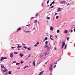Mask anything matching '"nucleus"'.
Segmentation results:
<instances>
[{"mask_svg": "<svg viewBox=\"0 0 75 75\" xmlns=\"http://www.w3.org/2000/svg\"><path fill=\"white\" fill-rule=\"evenodd\" d=\"M31 56V54H30L28 56V58H29Z\"/></svg>", "mask_w": 75, "mask_h": 75, "instance_id": "45", "label": "nucleus"}, {"mask_svg": "<svg viewBox=\"0 0 75 75\" xmlns=\"http://www.w3.org/2000/svg\"><path fill=\"white\" fill-rule=\"evenodd\" d=\"M27 50H31V48L28 47L27 48Z\"/></svg>", "mask_w": 75, "mask_h": 75, "instance_id": "26", "label": "nucleus"}, {"mask_svg": "<svg viewBox=\"0 0 75 75\" xmlns=\"http://www.w3.org/2000/svg\"><path fill=\"white\" fill-rule=\"evenodd\" d=\"M38 44H39V42H38L37 43V45H38Z\"/></svg>", "mask_w": 75, "mask_h": 75, "instance_id": "46", "label": "nucleus"}, {"mask_svg": "<svg viewBox=\"0 0 75 75\" xmlns=\"http://www.w3.org/2000/svg\"><path fill=\"white\" fill-rule=\"evenodd\" d=\"M45 43L46 44V45H47V44H48V41H46Z\"/></svg>", "mask_w": 75, "mask_h": 75, "instance_id": "19", "label": "nucleus"}, {"mask_svg": "<svg viewBox=\"0 0 75 75\" xmlns=\"http://www.w3.org/2000/svg\"><path fill=\"white\" fill-rule=\"evenodd\" d=\"M48 40V37H46L45 38L44 40V41H45L46 40Z\"/></svg>", "mask_w": 75, "mask_h": 75, "instance_id": "12", "label": "nucleus"}, {"mask_svg": "<svg viewBox=\"0 0 75 75\" xmlns=\"http://www.w3.org/2000/svg\"><path fill=\"white\" fill-rule=\"evenodd\" d=\"M33 30H35V28H34L33 29Z\"/></svg>", "mask_w": 75, "mask_h": 75, "instance_id": "62", "label": "nucleus"}, {"mask_svg": "<svg viewBox=\"0 0 75 75\" xmlns=\"http://www.w3.org/2000/svg\"><path fill=\"white\" fill-rule=\"evenodd\" d=\"M60 60H61V58L60 59L58 60L57 61H60Z\"/></svg>", "mask_w": 75, "mask_h": 75, "instance_id": "51", "label": "nucleus"}, {"mask_svg": "<svg viewBox=\"0 0 75 75\" xmlns=\"http://www.w3.org/2000/svg\"><path fill=\"white\" fill-rule=\"evenodd\" d=\"M52 3H51V4H50V6H52Z\"/></svg>", "mask_w": 75, "mask_h": 75, "instance_id": "48", "label": "nucleus"}, {"mask_svg": "<svg viewBox=\"0 0 75 75\" xmlns=\"http://www.w3.org/2000/svg\"><path fill=\"white\" fill-rule=\"evenodd\" d=\"M14 54H17V52H15Z\"/></svg>", "mask_w": 75, "mask_h": 75, "instance_id": "44", "label": "nucleus"}, {"mask_svg": "<svg viewBox=\"0 0 75 75\" xmlns=\"http://www.w3.org/2000/svg\"><path fill=\"white\" fill-rule=\"evenodd\" d=\"M50 75H52V74H51V73H50Z\"/></svg>", "mask_w": 75, "mask_h": 75, "instance_id": "64", "label": "nucleus"}, {"mask_svg": "<svg viewBox=\"0 0 75 75\" xmlns=\"http://www.w3.org/2000/svg\"><path fill=\"white\" fill-rule=\"evenodd\" d=\"M30 24H29V23H28V25H26V27H29V26H30Z\"/></svg>", "mask_w": 75, "mask_h": 75, "instance_id": "17", "label": "nucleus"}, {"mask_svg": "<svg viewBox=\"0 0 75 75\" xmlns=\"http://www.w3.org/2000/svg\"><path fill=\"white\" fill-rule=\"evenodd\" d=\"M16 61H14L13 62V63H16Z\"/></svg>", "mask_w": 75, "mask_h": 75, "instance_id": "42", "label": "nucleus"}, {"mask_svg": "<svg viewBox=\"0 0 75 75\" xmlns=\"http://www.w3.org/2000/svg\"><path fill=\"white\" fill-rule=\"evenodd\" d=\"M23 48L25 49H27V47H26L25 46H24Z\"/></svg>", "mask_w": 75, "mask_h": 75, "instance_id": "30", "label": "nucleus"}, {"mask_svg": "<svg viewBox=\"0 0 75 75\" xmlns=\"http://www.w3.org/2000/svg\"><path fill=\"white\" fill-rule=\"evenodd\" d=\"M34 22L35 23V24H36L37 22V20H35V21H34Z\"/></svg>", "mask_w": 75, "mask_h": 75, "instance_id": "31", "label": "nucleus"}, {"mask_svg": "<svg viewBox=\"0 0 75 75\" xmlns=\"http://www.w3.org/2000/svg\"><path fill=\"white\" fill-rule=\"evenodd\" d=\"M67 32H68V31L67 30H66V33H67Z\"/></svg>", "mask_w": 75, "mask_h": 75, "instance_id": "54", "label": "nucleus"}, {"mask_svg": "<svg viewBox=\"0 0 75 75\" xmlns=\"http://www.w3.org/2000/svg\"><path fill=\"white\" fill-rule=\"evenodd\" d=\"M52 4H54L55 3V1H53V2H52Z\"/></svg>", "mask_w": 75, "mask_h": 75, "instance_id": "36", "label": "nucleus"}, {"mask_svg": "<svg viewBox=\"0 0 75 75\" xmlns=\"http://www.w3.org/2000/svg\"><path fill=\"white\" fill-rule=\"evenodd\" d=\"M50 30L51 31H53L54 29L51 26L50 27Z\"/></svg>", "mask_w": 75, "mask_h": 75, "instance_id": "10", "label": "nucleus"}, {"mask_svg": "<svg viewBox=\"0 0 75 75\" xmlns=\"http://www.w3.org/2000/svg\"><path fill=\"white\" fill-rule=\"evenodd\" d=\"M20 63H21V64H23V63H24V61H21Z\"/></svg>", "mask_w": 75, "mask_h": 75, "instance_id": "18", "label": "nucleus"}, {"mask_svg": "<svg viewBox=\"0 0 75 75\" xmlns=\"http://www.w3.org/2000/svg\"><path fill=\"white\" fill-rule=\"evenodd\" d=\"M38 15V13H37L36 14V16H37V15Z\"/></svg>", "mask_w": 75, "mask_h": 75, "instance_id": "38", "label": "nucleus"}, {"mask_svg": "<svg viewBox=\"0 0 75 75\" xmlns=\"http://www.w3.org/2000/svg\"><path fill=\"white\" fill-rule=\"evenodd\" d=\"M1 68L6 69V67H4V66L2 65H1Z\"/></svg>", "mask_w": 75, "mask_h": 75, "instance_id": "14", "label": "nucleus"}, {"mask_svg": "<svg viewBox=\"0 0 75 75\" xmlns=\"http://www.w3.org/2000/svg\"><path fill=\"white\" fill-rule=\"evenodd\" d=\"M40 63H41V61H40V62H39V64H40Z\"/></svg>", "mask_w": 75, "mask_h": 75, "instance_id": "58", "label": "nucleus"}, {"mask_svg": "<svg viewBox=\"0 0 75 75\" xmlns=\"http://www.w3.org/2000/svg\"><path fill=\"white\" fill-rule=\"evenodd\" d=\"M34 46H35V47H37V45H35Z\"/></svg>", "mask_w": 75, "mask_h": 75, "instance_id": "50", "label": "nucleus"}, {"mask_svg": "<svg viewBox=\"0 0 75 75\" xmlns=\"http://www.w3.org/2000/svg\"><path fill=\"white\" fill-rule=\"evenodd\" d=\"M21 30V28H19L17 30V31H20V30Z\"/></svg>", "mask_w": 75, "mask_h": 75, "instance_id": "15", "label": "nucleus"}, {"mask_svg": "<svg viewBox=\"0 0 75 75\" xmlns=\"http://www.w3.org/2000/svg\"><path fill=\"white\" fill-rule=\"evenodd\" d=\"M27 67H28V66H25L24 68V69H25V68H27Z\"/></svg>", "mask_w": 75, "mask_h": 75, "instance_id": "25", "label": "nucleus"}, {"mask_svg": "<svg viewBox=\"0 0 75 75\" xmlns=\"http://www.w3.org/2000/svg\"><path fill=\"white\" fill-rule=\"evenodd\" d=\"M24 32L25 33H30V32H31V31H24Z\"/></svg>", "mask_w": 75, "mask_h": 75, "instance_id": "16", "label": "nucleus"}, {"mask_svg": "<svg viewBox=\"0 0 75 75\" xmlns=\"http://www.w3.org/2000/svg\"><path fill=\"white\" fill-rule=\"evenodd\" d=\"M49 3V0H48L47 2V4H48Z\"/></svg>", "mask_w": 75, "mask_h": 75, "instance_id": "40", "label": "nucleus"}, {"mask_svg": "<svg viewBox=\"0 0 75 75\" xmlns=\"http://www.w3.org/2000/svg\"><path fill=\"white\" fill-rule=\"evenodd\" d=\"M62 42L63 44H62V49L63 48V47H64V46L65 45V42L62 41Z\"/></svg>", "mask_w": 75, "mask_h": 75, "instance_id": "2", "label": "nucleus"}, {"mask_svg": "<svg viewBox=\"0 0 75 75\" xmlns=\"http://www.w3.org/2000/svg\"><path fill=\"white\" fill-rule=\"evenodd\" d=\"M34 17H32V18H31V19H33V18H34Z\"/></svg>", "mask_w": 75, "mask_h": 75, "instance_id": "53", "label": "nucleus"}, {"mask_svg": "<svg viewBox=\"0 0 75 75\" xmlns=\"http://www.w3.org/2000/svg\"><path fill=\"white\" fill-rule=\"evenodd\" d=\"M64 33H65V34H66V30H65L64 31Z\"/></svg>", "mask_w": 75, "mask_h": 75, "instance_id": "56", "label": "nucleus"}, {"mask_svg": "<svg viewBox=\"0 0 75 75\" xmlns=\"http://www.w3.org/2000/svg\"><path fill=\"white\" fill-rule=\"evenodd\" d=\"M3 71V72H7V69H6L5 68V69Z\"/></svg>", "mask_w": 75, "mask_h": 75, "instance_id": "9", "label": "nucleus"}, {"mask_svg": "<svg viewBox=\"0 0 75 75\" xmlns=\"http://www.w3.org/2000/svg\"><path fill=\"white\" fill-rule=\"evenodd\" d=\"M47 17V20H50V17Z\"/></svg>", "mask_w": 75, "mask_h": 75, "instance_id": "29", "label": "nucleus"}, {"mask_svg": "<svg viewBox=\"0 0 75 75\" xmlns=\"http://www.w3.org/2000/svg\"><path fill=\"white\" fill-rule=\"evenodd\" d=\"M60 32V31H59V30H57V33H59Z\"/></svg>", "mask_w": 75, "mask_h": 75, "instance_id": "24", "label": "nucleus"}, {"mask_svg": "<svg viewBox=\"0 0 75 75\" xmlns=\"http://www.w3.org/2000/svg\"><path fill=\"white\" fill-rule=\"evenodd\" d=\"M40 57H42V54H41L40 55Z\"/></svg>", "mask_w": 75, "mask_h": 75, "instance_id": "41", "label": "nucleus"}, {"mask_svg": "<svg viewBox=\"0 0 75 75\" xmlns=\"http://www.w3.org/2000/svg\"><path fill=\"white\" fill-rule=\"evenodd\" d=\"M47 55H48V54L47 53V52H46L45 55V57Z\"/></svg>", "mask_w": 75, "mask_h": 75, "instance_id": "33", "label": "nucleus"}, {"mask_svg": "<svg viewBox=\"0 0 75 75\" xmlns=\"http://www.w3.org/2000/svg\"><path fill=\"white\" fill-rule=\"evenodd\" d=\"M55 67H56V65H55L54 67V68H55Z\"/></svg>", "mask_w": 75, "mask_h": 75, "instance_id": "57", "label": "nucleus"}, {"mask_svg": "<svg viewBox=\"0 0 75 75\" xmlns=\"http://www.w3.org/2000/svg\"><path fill=\"white\" fill-rule=\"evenodd\" d=\"M69 37H68L67 38V41H69Z\"/></svg>", "mask_w": 75, "mask_h": 75, "instance_id": "21", "label": "nucleus"}, {"mask_svg": "<svg viewBox=\"0 0 75 75\" xmlns=\"http://www.w3.org/2000/svg\"><path fill=\"white\" fill-rule=\"evenodd\" d=\"M48 61H49L48 60L47 62H46V63H45V64L46 65V64H47V63H48Z\"/></svg>", "mask_w": 75, "mask_h": 75, "instance_id": "35", "label": "nucleus"}, {"mask_svg": "<svg viewBox=\"0 0 75 75\" xmlns=\"http://www.w3.org/2000/svg\"><path fill=\"white\" fill-rule=\"evenodd\" d=\"M56 18V19H57L58 18V16H57Z\"/></svg>", "mask_w": 75, "mask_h": 75, "instance_id": "32", "label": "nucleus"}, {"mask_svg": "<svg viewBox=\"0 0 75 75\" xmlns=\"http://www.w3.org/2000/svg\"><path fill=\"white\" fill-rule=\"evenodd\" d=\"M62 10H61V8H58L57 9V12H58L59 11L61 12V11Z\"/></svg>", "mask_w": 75, "mask_h": 75, "instance_id": "3", "label": "nucleus"}, {"mask_svg": "<svg viewBox=\"0 0 75 75\" xmlns=\"http://www.w3.org/2000/svg\"><path fill=\"white\" fill-rule=\"evenodd\" d=\"M19 64H20V63H16V65H19Z\"/></svg>", "mask_w": 75, "mask_h": 75, "instance_id": "22", "label": "nucleus"}, {"mask_svg": "<svg viewBox=\"0 0 75 75\" xmlns=\"http://www.w3.org/2000/svg\"><path fill=\"white\" fill-rule=\"evenodd\" d=\"M54 7V6H52L51 7V8H53V7Z\"/></svg>", "mask_w": 75, "mask_h": 75, "instance_id": "34", "label": "nucleus"}, {"mask_svg": "<svg viewBox=\"0 0 75 75\" xmlns=\"http://www.w3.org/2000/svg\"><path fill=\"white\" fill-rule=\"evenodd\" d=\"M50 39H51L52 41H53V40H54V39H53L52 38H51V37H50Z\"/></svg>", "mask_w": 75, "mask_h": 75, "instance_id": "23", "label": "nucleus"}, {"mask_svg": "<svg viewBox=\"0 0 75 75\" xmlns=\"http://www.w3.org/2000/svg\"><path fill=\"white\" fill-rule=\"evenodd\" d=\"M4 59L3 57H2L1 58L0 61H2Z\"/></svg>", "mask_w": 75, "mask_h": 75, "instance_id": "11", "label": "nucleus"}, {"mask_svg": "<svg viewBox=\"0 0 75 75\" xmlns=\"http://www.w3.org/2000/svg\"><path fill=\"white\" fill-rule=\"evenodd\" d=\"M15 48V47H12V49H13V48Z\"/></svg>", "mask_w": 75, "mask_h": 75, "instance_id": "47", "label": "nucleus"}, {"mask_svg": "<svg viewBox=\"0 0 75 75\" xmlns=\"http://www.w3.org/2000/svg\"><path fill=\"white\" fill-rule=\"evenodd\" d=\"M74 32H75V28H74Z\"/></svg>", "mask_w": 75, "mask_h": 75, "instance_id": "63", "label": "nucleus"}, {"mask_svg": "<svg viewBox=\"0 0 75 75\" xmlns=\"http://www.w3.org/2000/svg\"><path fill=\"white\" fill-rule=\"evenodd\" d=\"M50 37H52V36L51 35H50Z\"/></svg>", "mask_w": 75, "mask_h": 75, "instance_id": "61", "label": "nucleus"}, {"mask_svg": "<svg viewBox=\"0 0 75 75\" xmlns=\"http://www.w3.org/2000/svg\"><path fill=\"white\" fill-rule=\"evenodd\" d=\"M32 64L33 65H34V67L35 66V61H34V62H33V63Z\"/></svg>", "mask_w": 75, "mask_h": 75, "instance_id": "7", "label": "nucleus"}, {"mask_svg": "<svg viewBox=\"0 0 75 75\" xmlns=\"http://www.w3.org/2000/svg\"><path fill=\"white\" fill-rule=\"evenodd\" d=\"M4 59H7V57H3Z\"/></svg>", "mask_w": 75, "mask_h": 75, "instance_id": "28", "label": "nucleus"}, {"mask_svg": "<svg viewBox=\"0 0 75 75\" xmlns=\"http://www.w3.org/2000/svg\"><path fill=\"white\" fill-rule=\"evenodd\" d=\"M17 48H21V46H20L19 45L17 47Z\"/></svg>", "mask_w": 75, "mask_h": 75, "instance_id": "27", "label": "nucleus"}, {"mask_svg": "<svg viewBox=\"0 0 75 75\" xmlns=\"http://www.w3.org/2000/svg\"><path fill=\"white\" fill-rule=\"evenodd\" d=\"M19 55L20 56L21 58H22V57H23V54H19Z\"/></svg>", "mask_w": 75, "mask_h": 75, "instance_id": "13", "label": "nucleus"}, {"mask_svg": "<svg viewBox=\"0 0 75 75\" xmlns=\"http://www.w3.org/2000/svg\"><path fill=\"white\" fill-rule=\"evenodd\" d=\"M54 50H57V48H56V47H54Z\"/></svg>", "mask_w": 75, "mask_h": 75, "instance_id": "49", "label": "nucleus"}, {"mask_svg": "<svg viewBox=\"0 0 75 75\" xmlns=\"http://www.w3.org/2000/svg\"><path fill=\"white\" fill-rule=\"evenodd\" d=\"M10 57L11 58H13V53L10 54Z\"/></svg>", "mask_w": 75, "mask_h": 75, "instance_id": "5", "label": "nucleus"}, {"mask_svg": "<svg viewBox=\"0 0 75 75\" xmlns=\"http://www.w3.org/2000/svg\"><path fill=\"white\" fill-rule=\"evenodd\" d=\"M55 37H56V38H57V36H55Z\"/></svg>", "mask_w": 75, "mask_h": 75, "instance_id": "55", "label": "nucleus"}, {"mask_svg": "<svg viewBox=\"0 0 75 75\" xmlns=\"http://www.w3.org/2000/svg\"><path fill=\"white\" fill-rule=\"evenodd\" d=\"M46 48H47V51H49V50H50V47H49V46L47 45Z\"/></svg>", "mask_w": 75, "mask_h": 75, "instance_id": "8", "label": "nucleus"}, {"mask_svg": "<svg viewBox=\"0 0 75 75\" xmlns=\"http://www.w3.org/2000/svg\"><path fill=\"white\" fill-rule=\"evenodd\" d=\"M57 64V62H56V63H54V64Z\"/></svg>", "mask_w": 75, "mask_h": 75, "instance_id": "52", "label": "nucleus"}, {"mask_svg": "<svg viewBox=\"0 0 75 75\" xmlns=\"http://www.w3.org/2000/svg\"><path fill=\"white\" fill-rule=\"evenodd\" d=\"M48 45H45V46H44V48H47V46Z\"/></svg>", "mask_w": 75, "mask_h": 75, "instance_id": "37", "label": "nucleus"}, {"mask_svg": "<svg viewBox=\"0 0 75 75\" xmlns=\"http://www.w3.org/2000/svg\"><path fill=\"white\" fill-rule=\"evenodd\" d=\"M22 45H25V44H23V43H22Z\"/></svg>", "mask_w": 75, "mask_h": 75, "instance_id": "43", "label": "nucleus"}, {"mask_svg": "<svg viewBox=\"0 0 75 75\" xmlns=\"http://www.w3.org/2000/svg\"><path fill=\"white\" fill-rule=\"evenodd\" d=\"M8 74H11V71H8Z\"/></svg>", "mask_w": 75, "mask_h": 75, "instance_id": "20", "label": "nucleus"}, {"mask_svg": "<svg viewBox=\"0 0 75 75\" xmlns=\"http://www.w3.org/2000/svg\"><path fill=\"white\" fill-rule=\"evenodd\" d=\"M43 73H44V71H43L42 72H40L39 74L38 75H42V74H43Z\"/></svg>", "mask_w": 75, "mask_h": 75, "instance_id": "6", "label": "nucleus"}, {"mask_svg": "<svg viewBox=\"0 0 75 75\" xmlns=\"http://www.w3.org/2000/svg\"><path fill=\"white\" fill-rule=\"evenodd\" d=\"M52 64H51L49 67L50 71H52Z\"/></svg>", "mask_w": 75, "mask_h": 75, "instance_id": "1", "label": "nucleus"}, {"mask_svg": "<svg viewBox=\"0 0 75 75\" xmlns=\"http://www.w3.org/2000/svg\"><path fill=\"white\" fill-rule=\"evenodd\" d=\"M42 6L43 7V3H42Z\"/></svg>", "mask_w": 75, "mask_h": 75, "instance_id": "59", "label": "nucleus"}, {"mask_svg": "<svg viewBox=\"0 0 75 75\" xmlns=\"http://www.w3.org/2000/svg\"><path fill=\"white\" fill-rule=\"evenodd\" d=\"M65 49H66V45H65Z\"/></svg>", "mask_w": 75, "mask_h": 75, "instance_id": "60", "label": "nucleus"}, {"mask_svg": "<svg viewBox=\"0 0 75 75\" xmlns=\"http://www.w3.org/2000/svg\"><path fill=\"white\" fill-rule=\"evenodd\" d=\"M73 32V30H71V33H72Z\"/></svg>", "mask_w": 75, "mask_h": 75, "instance_id": "39", "label": "nucleus"}, {"mask_svg": "<svg viewBox=\"0 0 75 75\" xmlns=\"http://www.w3.org/2000/svg\"><path fill=\"white\" fill-rule=\"evenodd\" d=\"M60 4H65V1H63L61 2H60Z\"/></svg>", "mask_w": 75, "mask_h": 75, "instance_id": "4", "label": "nucleus"}]
</instances>
